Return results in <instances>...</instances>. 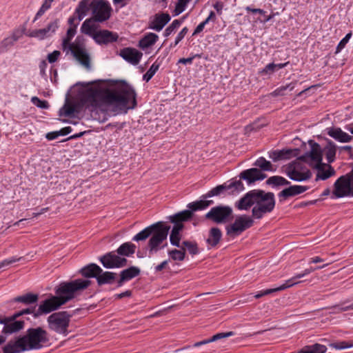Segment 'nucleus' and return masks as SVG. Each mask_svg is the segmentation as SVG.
Listing matches in <instances>:
<instances>
[{
	"label": "nucleus",
	"mask_w": 353,
	"mask_h": 353,
	"mask_svg": "<svg viewBox=\"0 0 353 353\" xmlns=\"http://www.w3.org/2000/svg\"><path fill=\"white\" fill-rule=\"evenodd\" d=\"M136 97L134 89L125 83L116 90L88 88L83 92L81 100L90 111L107 105L115 112H126L137 105Z\"/></svg>",
	"instance_id": "1"
},
{
	"label": "nucleus",
	"mask_w": 353,
	"mask_h": 353,
	"mask_svg": "<svg viewBox=\"0 0 353 353\" xmlns=\"http://www.w3.org/2000/svg\"><path fill=\"white\" fill-rule=\"evenodd\" d=\"M91 285V281L88 279H78L71 281H65L59 283L55 288V294L60 298L62 303L67 302L79 295L84 290Z\"/></svg>",
	"instance_id": "2"
},
{
	"label": "nucleus",
	"mask_w": 353,
	"mask_h": 353,
	"mask_svg": "<svg viewBox=\"0 0 353 353\" xmlns=\"http://www.w3.org/2000/svg\"><path fill=\"white\" fill-rule=\"evenodd\" d=\"M255 206L252 208V216L254 219H261L268 213L271 212L275 206L274 194L256 190Z\"/></svg>",
	"instance_id": "3"
},
{
	"label": "nucleus",
	"mask_w": 353,
	"mask_h": 353,
	"mask_svg": "<svg viewBox=\"0 0 353 353\" xmlns=\"http://www.w3.org/2000/svg\"><path fill=\"white\" fill-rule=\"evenodd\" d=\"M72 315L67 311L52 313L47 318L50 330L58 334L67 336L70 331V323Z\"/></svg>",
	"instance_id": "4"
},
{
	"label": "nucleus",
	"mask_w": 353,
	"mask_h": 353,
	"mask_svg": "<svg viewBox=\"0 0 353 353\" xmlns=\"http://www.w3.org/2000/svg\"><path fill=\"white\" fill-rule=\"evenodd\" d=\"M22 338L28 350H39L49 342V334L41 327L28 329Z\"/></svg>",
	"instance_id": "5"
},
{
	"label": "nucleus",
	"mask_w": 353,
	"mask_h": 353,
	"mask_svg": "<svg viewBox=\"0 0 353 353\" xmlns=\"http://www.w3.org/2000/svg\"><path fill=\"white\" fill-rule=\"evenodd\" d=\"M192 215L193 214L190 211L185 210L174 215L168 216L170 221L174 223V226L170 235V241L172 245H174L177 248H181L180 232L183 228V222L190 220Z\"/></svg>",
	"instance_id": "6"
},
{
	"label": "nucleus",
	"mask_w": 353,
	"mask_h": 353,
	"mask_svg": "<svg viewBox=\"0 0 353 353\" xmlns=\"http://www.w3.org/2000/svg\"><path fill=\"white\" fill-rule=\"evenodd\" d=\"M160 223L159 226L155 228L148 243V248L150 254L157 253L164 248L163 242L167 239L168 232L170 229L169 225L162 221L157 222Z\"/></svg>",
	"instance_id": "7"
},
{
	"label": "nucleus",
	"mask_w": 353,
	"mask_h": 353,
	"mask_svg": "<svg viewBox=\"0 0 353 353\" xmlns=\"http://www.w3.org/2000/svg\"><path fill=\"white\" fill-rule=\"evenodd\" d=\"M70 52L73 57L85 68L90 70L91 68V58L88 53L84 41L80 37H77L74 42L70 45L69 48L65 51Z\"/></svg>",
	"instance_id": "8"
},
{
	"label": "nucleus",
	"mask_w": 353,
	"mask_h": 353,
	"mask_svg": "<svg viewBox=\"0 0 353 353\" xmlns=\"http://www.w3.org/2000/svg\"><path fill=\"white\" fill-rule=\"evenodd\" d=\"M92 18L97 22H103L110 18L112 8L107 0H92L90 3Z\"/></svg>",
	"instance_id": "9"
},
{
	"label": "nucleus",
	"mask_w": 353,
	"mask_h": 353,
	"mask_svg": "<svg viewBox=\"0 0 353 353\" xmlns=\"http://www.w3.org/2000/svg\"><path fill=\"white\" fill-rule=\"evenodd\" d=\"M254 225L253 217L243 214L237 216L234 223L225 227L226 234L234 238Z\"/></svg>",
	"instance_id": "10"
},
{
	"label": "nucleus",
	"mask_w": 353,
	"mask_h": 353,
	"mask_svg": "<svg viewBox=\"0 0 353 353\" xmlns=\"http://www.w3.org/2000/svg\"><path fill=\"white\" fill-rule=\"evenodd\" d=\"M17 319L14 314L8 317L0 318V323L4 325L2 334H0V344L6 341V334H12L23 329L24 321L17 320Z\"/></svg>",
	"instance_id": "11"
},
{
	"label": "nucleus",
	"mask_w": 353,
	"mask_h": 353,
	"mask_svg": "<svg viewBox=\"0 0 353 353\" xmlns=\"http://www.w3.org/2000/svg\"><path fill=\"white\" fill-rule=\"evenodd\" d=\"M232 215V209L228 205H218L213 207L205 214L207 219L216 223L228 222Z\"/></svg>",
	"instance_id": "12"
},
{
	"label": "nucleus",
	"mask_w": 353,
	"mask_h": 353,
	"mask_svg": "<svg viewBox=\"0 0 353 353\" xmlns=\"http://www.w3.org/2000/svg\"><path fill=\"white\" fill-rule=\"evenodd\" d=\"M309 144L311 147L310 151L301 156L299 159L307 163L310 166L314 168L323 163V154L319 143L310 140Z\"/></svg>",
	"instance_id": "13"
},
{
	"label": "nucleus",
	"mask_w": 353,
	"mask_h": 353,
	"mask_svg": "<svg viewBox=\"0 0 353 353\" xmlns=\"http://www.w3.org/2000/svg\"><path fill=\"white\" fill-rule=\"evenodd\" d=\"M332 194L336 198L353 196L352 186L347 176L343 175L335 181Z\"/></svg>",
	"instance_id": "14"
},
{
	"label": "nucleus",
	"mask_w": 353,
	"mask_h": 353,
	"mask_svg": "<svg viewBox=\"0 0 353 353\" xmlns=\"http://www.w3.org/2000/svg\"><path fill=\"white\" fill-rule=\"evenodd\" d=\"M64 304L57 294L55 296L52 295L40 303L39 308L34 314V317L37 318L42 314H49L58 310Z\"/></svg>",
	"instance_id": "15"
},
{
	"label": "nucleus",
	"mask_w": 353,
	"mask_h": 353,
	"mask_svg": "<svg viewBox=\"0 0 353 353\" xmlns=\"http://www.w3.org/2000/svg\"><path fill=\"white\" fill-rule=\"evenodd\" d=\"M100 261L104 268H119L126 265L127 259L117 255L114 252H108L100 257Z\"/></svg>",
	"instance_id": "16"
},
{
	"label": "nucleus",
	"mask_w": 353,
	"mask_h": 353,
	"mask_svg": "<svg viewBox=\"0 0 353 353\" xmlns=\"http://www.w3.org/2000/svg\"><path fill=\"white\" fill-rule=\"evenodd\" d=\"M288 177L296 181H303L312 177V172L308 169L302 170L299 163L291 164L287 168Z\"/></svg>",
	"instance_id": "17"
},
{
	"label": "nucleus",
	"mask_w": 353,
	"mask_h": 353,
	"mask_svg": "<svg viewBox=\"0 0 353 353\" xmlns=\"http://www.w3.org/2000/svg\"><path fill=\"white\" fill-rule=\"evenodd\" d=\"M59 27V19H56L50 22L48 26L41 29L32 30L29 34V37L37 38L39 40H43L52 36Z\"/></svg>",
	"instance_id": "18"
},
{
	"label": "nucleus",
	"mask_w": 353,
	"mask_h": 353,
	"mask_svg": "<svg viewBox=\"0 0 353 353\" xmlns=\"http://www.w3.org/2000/svg\"><path fill=\"white\" fill-rule=\"evenodd\" d=\"M239 176L240 179L245 180L248 185H250L256 181L264 179L267 175L257 168H250L241 172Z\"/></svg>",
	"instance_id": "19"
},
{
	"label": "nucleus",
	"mask_w": 353,
	"mask_h": 353,
	"mask_svg": "<svg viewBox=\"0 0 353 353\" xmlns=\"http://www.w3.org/2000/svg\"><path fill=\"white\" fill-rule=\"evenodd\" d=\"M119 55L128 63L136 65L143 56V53L133 48H125L120 51Z\"/></svg>",
	"instance_id": "20"
},
{
	"label": "nucleus",
	"mask_w": 353,
	"mask_h": 353,
	"mask_svg": "<svg viewBox=\"0 0 353 353\" xmlns=\"http://www.w3.org/2000/svg\"><path fill=\"white\" fill-rule=\"evenodd\" d=\"M170 16L168 13L157 14L149 21L148 28L159 32L170 21Z\"/></svg>",
	"instance_id": "21"
},
{
	"label": "nucleus",
	"mask_w": 353,
	"mask_h": 353,
	"mask_svg": "<svg viewBox=\"0 0 353 353\" xmlns=\"http://www.w3.org/2000/svg\"><path fill=\"white\" fill-rule=\"evenodd\" d=\"M256 190H253L247 192L236 203L235 206L240 210H248L255 204Z\"/></svg>",
	"instance_id": "22"
},
{
	"label": "nucleus",
	"mask_w": 353,
	"mask_h": 353,
	"mask_svg": "<svg viewBox=\"0 0 353 353\" xmlns=\"http://www.w3.org/2000/svg\"><path fill=\"white\" fill-rule=\"evenodd\" d=\"M28 350L22 336L9 341L3 349V353H21Z\"/></svg>",
	"instance_id": "23"
},
{
	"label": "nucleus",
	"mask_w": 353,
	"mask_h": 353,
	"mask_svg": "<svg viewBox=\"0 0 353 353\" xmlns=\"http://www.w3.org/2000/svg\"><path fill=\"white\" fill-rule=\"evenodd\" d=\"M118 36L106 30H99L94 34L93 39L99 44H107L117 41Z\"/></svg>",
	"instance_id": "24"
},
{
	"label": "nucleus",
	"mask_w": 353,
	"mask_h": 353,
	"mask_svg": "<svg viewBox=\"0 0 353 353\" xmlns=\"http://www.w3.org/2000/svg\"><path fill=\"white\" fill-rule=\"evenodd\" d=\"M317 170L316 181L326 180L335 174V170L329 164L324 163H321L319 165L314 168Z\"/></svg>",
	"instance_id": "25"
},
{
	"label": "nucleus",
	"mask_w": 353,
	"mask_h": 353,
	"mask_svg": "<svg viewBox=\"0 0 353 353\" xmlns=\"http://www.w3.org/2000/svg\"><path fill=\"white\" fill-rule=\"evenodd\" d=\"M309 187L306 185H291L289 188H287L283 190L281 192H280V193L279 194V196L287 199L290 196H294L296 195L302 194L307 191Z\"/></svg>",
	"instance_id": "26"
},
{
	"label": "nucleus",
	"mask_w": 353,
	"mask_h": 353,
	"mask_svg": "<svg viewBox=\"0 0 353 353\" xmlns=\"http://www.w3.org/2000/svg\"><path fill=\"white\" fill-rule=\"evenodd\" d=\"M140 269L135 266H131L129 268L123 270L120 273V279L117 282L118 286H121L125 281H130L139 276Z\"/></svg>",
	"instance_id": "27"
},
{
	"label": "nucleus",
	"mask_w": 353,
	"mask_h": 353,
	"mask_svg": "<svg viewBox=\"0 0 353 353\" xmlns=\"http://www.w3.org/2000/svg\"><path fill=\"white\" fill-rule=\"evenodd\" d=\"M95 22L97 21L92 17L85 19L81 27V32L92 37L93 39L94 34L98 32V26Z\"/></svg>",
	"instance_id": "28"
},
{
	"label": "nucleus",
	"mask_w": 353,
	"mask_h": 353,
	"mask_svg": "<svg viewBox=\"0 0 353 353\" xmlns=\"http://www.w3.org/2000/svg\"><path fill=\"white\" fill-rule=\"evenodd\" d=\"M102 272V269L95 263H90L82 268L79 272L85 278H95Z\"/></svg>",
	"instance_id": "29"
},
{
	"label": "nucleus",
	"mask_w": 353,
	"mask_h": 353,
	"mask_svg": "<svg viewBox=\"0 0 353 353\" xmlns=\"http://www.w3.org/2000/svg\"><path fill=\"white\" fill-rule=\"evenodd\" d=\"M327 265V264H325L322 266H318V267H316V268H306L305 270H304V271L300 274H296L294 276H293L292 278L288 279V281H285V283H284L285 285H287L288 284V285H290L291 284V287L296 285V284H298L300 283V281H297L298 279H301L303 278V276L314 272L315 270H319V269H322V268H324L325 267H326Z\"/></svg>",
	"instance_id": "30"
},
{
	"label": "nucleus",
	"mask_w": 353,
	"mask_h": 353,
	"mask_svg": "<svg viewBox=\"0 0 353 353\" xmlns=\"http://www.w3.org/2000/svg\"><path fill=\"white\" fill-rule=\"evenodd\" d=\"M328 134L342 143L350 142L352 139L350 135L342 131L341 128H331L328 131Z\"/></svg>",
	"instance_id": "31"
},
{
	"label": "nucleus",
	"mask_w": 353,
	"mask_h": 353,
	"mask_svg": "<svg viewBox=\"0 0 353 353\" xmlns=\"http://www.w3.org/2000/svg\"><path fill=\"white\" fill-rule=\"evenodd\" d=\"M117 274L112 272H102L97 277V284L103 285L105 284H112L114 283Z\"/></svg>",
	"instance_id": "32"
},
{
	"label": "nucleus",
	"mask_w": 353,
	"mask_h": 353,
	"mask_svg": "<svg viewBox=\"0 0 353 353\" xmlns=\"http://www.w3.org/2000/svg\"><path fill=\"white\" fill-rule=\"evenodd\" d=\"M222 236L221 231L218 228H212L209 232V236L206 240L210 247H215L220 241Z\"/></svg>",
	"instance_id": "33"
},
{
	"label": "nucleus",
	"mask_w": 353,
	"mask_h": 353,
	"mask_svg": "<svg viewBox=\"0 0 353 353\" xmlns=\"http://www.w3.org/2000/svg\"><path fill=\"white\" fill-rule=\"evenodd\" d=\"M159 37L155 33L150 32L146 34L139 42V46L145 50L153 46L158 40Z\"/></svg>",
	"instance_id": "34"
},
{
	"label": "nucleus",
	"mask_w": 353,
	"mask_h": 353,
	"mask_svg": "<svg viewBox=\"0 0 353 353\" xmlns=\"http://www.w3.org/2000/svg\"><path fill=\"white\" fill-rule=\"evenodd\" d=\"M160 223H154L151 225L145 228L138 234H137L133 238L132 240L134 241H144L147 239L151 234L153 233L154 230L156 228L159 226Z\"/></svg>",
	"instance_id": "35"
},
{
	"label": "nucleus",
	"mask_w": 353,
	"mask_h": 353,
	"mask_svg": "<svg viewBox=\"0 0 353 353\" xmlns=\"http://www.w3.org/2000/svg\"><path fill=\"white\" fill-rule=\"evenodd\" d=\"M89 8H90V4L87 0H82L79 3L74 13L79 21H81L86 16Z\"/></svg>",
	"instance_id": "36"
},
{
	"label": "nucleus",
	"mask_w": 353,
	"mask_h": 353,
	"mask_svg": "<svg viewBox=\"0 0 353 353\" xmlns=\"http://www.w3.org/2000/svg\"><path fill=\"white\" fill-rule=\"evenodd\" d=\"M294 151L292 150H274L270 153V158L274 161H278L279 160L288 159L292 157Z\"/></svg>",
	"instance_id": "37"
},
{
	"label": "nucleus",
	"mask_w": 353,
	"mask_h": 353,
	"mask_svg": "<svg viewBox=\"0 0 353 353\" xmlns=\"http://www.w3.org/2000/svg\"><path fill=\"white\" fill-rule=\"evenodd\" d=\"M77 24L74 25L73 26L70 27L68 29L66 35L63 39V41H62V44H61L62 49L63 51H66L67 49L69 48L70 45L72 44V43L70 41L77 32Z\"/></svg>",
	"instance_id": "38"
},
{
	"label": "nucleus",
	"mask_w": 353,
	"mask_h": 353,
	"mask_svg": "<svg viewBox=\"0 0 353 353\" xmlns=\"http://www.w3.org/2000/svg\"><path fill=\"white\" fill-rule=\"evenodd\" d=\"M212 200H200L194 202L190 203L188 205L189 209H190V212L192 213V211L201 210H204L210 205L213 204ZM190 211V210H188Z\"/></svg>",
	"instance_id": "39"
},
{
	"label": "nucleus",
	"mask_w": 353,
	"mask_h": 353,
	"mask_svg": "<svg viewBox=\"0 0 353 353\" xmlns=\"http://www.w3.org/2000/svg\"><path fill=\"white\" fill-rule=\"evenodd\" d=\"M233 335H234V333L232 332L218 333V334L212 336L211 338H210L208 339H205V340L195 343L193 345V346L194 347H199L201 345H205L209 343L214 342L217 340H219V339H221L223 338H226L228 336H231Z\"/></svg>",
	"instance_id": "40"
},
{
	"label": "nucleus",
	"mask_w": 353,
	"mask_h": 353,
	"mask_svg": "<svg viewBox=\"0 0 353 353\" xmlns=\"http://www.w3.org/2000/svg\"><path fill=\"white\" fill-rule=\"evenodd\" d=\"M136 246L132 243L128 242L121 245L117 250L118 254L128 256L135 252Z\"/></svg>",
	"instance_id": "41"
},
{
	"label": "nucleus",
	"mask_w": 353,
	"mask_h": 353,
	"mask_svg": "<svg viewBox=\"0 0 353 353\" xmlns=\"http://www.w3.org/2000/svg\"><path fill=\"white\" fill-rule=\"evenodd\" d=\"M179 250L173 249L168 250V254L170 259L175 261H183L185 258V249L184 247L179 248Z\"/></svg>",
	"instance_id": "42"
},
{
	"label": "nucleus",
	"mask_w": 353,
	"mask_h": 353,
	"mask_svg": "<svg viewBox=\"0 0 353 353\" xmlns=\"http://www.w3.org/2000/svg\"><path fill=\"white\" fill-rule=\"evenodd\" d=\"M39 296L36 294L27 293L22 296H19L14 298L15 302H20L24 304L34 303L38 301Z\"/></svg>",
	"instance_id": "43"
},
{
	"label": "nucleus",
	"mask_w": 353,
	"mask_h": 353,
	"mask_svg": "<svg viewBox=\"0 0 353 353\" xmlns=\"http://www.w3.org/2000/svg\"><path fill=\"white\" fill-rule=\"evenodd\" d=\"M304 353H325L327 348L325 345L315 343L310 345H305L303 347Z\"/></svg>",
	"instance_id": "44"
},
{
	"label": "nucleus",
	"mask_w": 353,
	"mask_h": 353,
	"mask_svg": "<svg viewBox=\"0 0 353 353\" xmlns=\"http://www.w3.org/2000/svg\"><path fill=\"white\" fill-rule=\"evenodd\" d=\"M295 87V83H290L285 85H282L279 87L272 92L270 93V95L272 97H279V96H285L286 94V90H289L292 91Z\"/></svg>",
	"instance_id": "45"
},
{
	"label": "nucleus",
	"mask_w": 353,
	"mask_h": 353,
	"mask_svg": "<svg viewBox=\"0 0 353 353\" xmlns=\"http://www.w3.org/2000/svg\"><path fill=\"white\" fill-rule=\"evenodd\" d=\"M254 165L259 167L261 171H274L272 163L264 157H259Z\"/></svg>",
	"instance_id": "46"
},
{
	"label": "nucleus",
	"mask_w": 353,
	"mask_h": 353,
	"mask_svg": "<svg viewBox=\"0 0 353 353\" xmlns=\"http://www.w3.org/2000/svg\"><path fill=\"white\" fill-rule=\"evenodd\" d=\"M290 183V182L284 177L280 176H271L266 181L267 184L273 185L274 186L287 185H289Z\"/></svg>",
	"instance_id": "47"
},
{
	"label": "nucleus",
	"mask_w": 353,
	"mask_h": 353,
	"mask_svg": "<svg viewBox=\"0 0 353 353\" xmlns=\"http://www.w3.org/2000/svg\"><path fill=\"white\" fill-rule=\"evenodd\" d=\"M288 64V63H278V64H275L274 63H269L268 64L261 72L260 73L261 74H272L273 72H274L275 71L279 70V69H281L283 68H284L285 66H286Z\"/></svg>",
	"instance_id": "48"
},
{
	"label": "nucleus",
	"mask_w": 353,
	"mask_h": 353,
	"mask_svg": "<svg viewBox=\"0 0 353 353\" xmlns=\"http://www.w3.org/2000/svg\"><path fill=\"white\" fill-rule=\"evenodd\" d=\"M226 190H232V192H239L244 190V185L241 181V179L239 180H231L228 184L226 183Z\"/></svg>",
	"instance_id": "49"
},
{
	"label": "nucleus",
	"mask_w": 353,
	"mask_h": 353,
	"mask_svg": "<svg viewBox=\"0 0 353 353\" xmlns=\"http://www.w3.org/2000/svg\"><path fill=\"white\" fill-rule=\"evenodd\" d=\"M224 190H226V183H224L223 185H217L216 187L212 188L211 190H210L208 193L205 194H203L201 197L203 199H206L208 198H210L214 196H219L220 195Z\"/></svg>",
	"instance_id": "50"
},
{
	"label": "nucleus",
	"mask_w": 353,
	"mask_h": 353,
	"mask_svg": "<svg viewBox=\"0 0 353 353\" xmlns=\"http://www.w3.org/2000/svg\"><path fill=\"white\" fill-rule=\"evenodd\" d=\"M291 287V284L290 285H285L284 283L281 285H280L279 287H277V288H272V289H268V290H263V291H261L259 292V293L256 294L254 295V298L256 299H260L261 297L265 296V295H268L270 294H272L273 292H279V291H281V290H284L288 288H290Z\"/></svg>",
	"instance_id": "51"
},
{
	"label": "nucleus",
	"mask_w": 353,
	"mask_h": 353,
	"mask_svg": "<svg viewBox=\"0 0 353 353\" xmlns=\"http://www.w3.org/2000/svg\"><path fill=\"white\" fill-rule=\"evenodd\" d=\"M181 247H184L192 255H195L199 253V248L197 243L194 241H184L182 242Z\"/></svg>",
	"instance_id": "52"
},
{
	"label": "nucleus",
	"mask_w": 353,
	"mask_h": 353,
	"mask_svg": "<svg viewBox=\"0 0 353 353\" xmlns=\"http://www.w3.org/2000/svg\"><path fill=\"white\" fill-rule=\"evenodd\" d=\"M159 67L160 63L155 61L154 63H152V65L150 66V68L148 69L146 73L143 74V79L146 82H148L155 74L157 71L159 70Z\"/></svg>",
	"instance_id": "53"
},
{
	"label": "nucleus",
	"mask_w": 353,
	"mask_h": 353,
	"mask_svg": "<svg viewBox=\"0 0 353 353\" xmlns=\"http://www.w3.org/2000/svg\"><path fill=\"white\" fill-rule=\"evenodd\" d=\"M325 157L329 163H332L334 160L336 155V148L335 145L330 143L324 149Z\"/></svg>",
	"instance_id": "54"
},
{
	"label": "nucleus",
	"mask_w": 353,
	"mask_h": 353,
	"mask_svg": "<svg viewBox=\"0 0 353 353\" xmlns=\"http://www.w3.org/2000/svg\"><path fill=\"white\" fill-rule=\"evenodd\" d=\"M330 347L336 350H344L353 347V341H339L330 344Z\"/></svg>",
	"instance_id": "55"
},
{
	"label": "nucleus",
	"mask_w": 353,
	"mask_h": 353,
	"mask_svg": "<svg viewBox=\"0 0 353 353\" xmlns=\"http://www.w3.org/2000/svg\"><path fill=\"white\" fill-rule=\"evenodd\" d=\"M52 1L49 0H44L43 4L41 5V8L38 10V12L36 14L35 18L34 21H36L37 19L41 17L48 10H49L51 7Z\"/></svg>",
	"instance_id": "56"
},
{
	"label": "nucleus",
	"mask_w": 353,
	"mask_h": 353,
	"mask_svg": "<svg viewBox=\"0 0 353 353\" xmlns=\"http://www.w3.org/2000/svg\"><path fill=\"white\" fill-rule=\"evenodd\" d=\"M75 106L72 104L66 103L60 110V114L65 117H70L75 112Z\"/></svg>",
	"instance_id": "57"
},
{
	"label": "nucleus",
	"mask_w": 353,
	"mask_h": 353,
	"mask_svg": "<svg viewBox=\"0 0 353 353\" xmlns=\"http://www.w3.org/2000/svg\"><path fill=\"white\" fill-rule=\"evenodd\" d=\"M181 23V22L179 19L174 20L172 23L165 30L164 36L166 37L170 36L173 32L179 28Z\"/></svg>",
	"instance_id": "58"
},
{
	"label": "nucleus",
	"mask_w": 353,
	"mask_h": 353,
	"mask_svg": "<svg viewBox=\"0 0 353 353\" xmlns=\"http://www.w3.org/2000/svg\"><path fill=\"white\" fill-rule=\"evenodd\" d=\"M191 0H178L177 3L175 6V15H178L181 13H182L187 6V4Z\"/></svg>",
	"instance_id": "59"
},
{
	"label": "nucleus",
	"mask_w": 353,
	"mask_h": 353,
	"mask_svg": "<svg viewBox=\"0 0 353 353\" xmlns=\"http://www.w3.org/2000/svg\"><path fill=\"white\" fill-rule=\"evenodd\" d=\"M32 103L38 108L43 109H48L49 108V103L46 100H41L37 97H33L31 99Z\"/></svg>",
	"instance_id": "60"
},
{
	"label": "nucleus",
	"mask_w": 353,
	"mask_h": 353,
	"mask_svg": "<svg viewBox=\"0 0 353 353\" xmlns=\"http://www.w3.org/2000/svg\"><path fill=\"white\" fill-rule=\"evenodd\" d=\"M14 44L12 43V39H8V37L5 38L0 43V53H3L6 52L9 48L12 46Z\"/></svg>",
	"instance_id": "61"
},
{
	"label": "nucleus",
	"mask_w": 353,
	"mask_h": 353,
	"mask_svg": "<svg viewBox=\"0 0 353 353\" xmlns=\"http://www.w3.org/2000/svg\"><path fill=\"white\" fill-rule=\"evenodd\" d=\"M351 37L352 33L349 32L345 35V37L343 39H342V40H341V41L339 42L336 47V53L341 52V50L345 48V45L347 43Z\"/></svg>",
	"instance_id": "62"
},
{
	"label": "nucleus",
	"mask_w": 353,
	"mask_h": 353,
	"mask_svg": "<svg viewBox=\"0 0 353 353\" xmlns=\"http://www.w3.org/2000/svg\"><path fill=\"white\" fill-rule=\"evenodd\" d=\"M60 55H61L60 51L54 50L52 52L48 54V57H47L48 61H49V63H53L59 59Z\"/></svg>",
	"instance_id": "63"
},
{
	"label": "nucleus",
	"mask_w": 353,
	"mask_h": 353,
	"mask_svg": "<svg viewBox=\"0 0 353 353\" xmlns=\"http://www.w3.org/2000/svg\"><path fill=\"white\" fill-rule=\"evenodd\" d=\"M21 259V258L17 257H11L10 259H5L0 262V268H3L5 266H8L13 263H15L17 261H19Z\"/></svg>",
	"instance_id": "64"
}]
</instances>
